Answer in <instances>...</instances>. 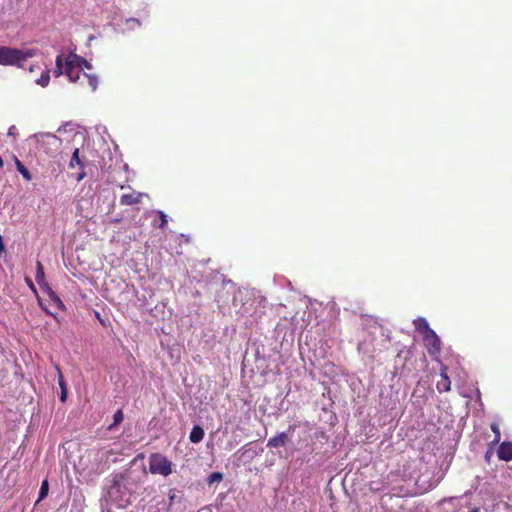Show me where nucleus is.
Segmentation results:
<instances>
[{
  "mask_svg": "<svg viewBox=\"0 0 512 512\" xmlns=\"http://www.w3.org/2000/svg\"><path fill=\"white\" fill-rule=\"evenodd\" d=\"M36 55L35 49H18L8 46H0V65H18L21 66L22 62L28 58Z\"/></svg>",
  "mask_w": 512,
  "mask_h": 512,
  "instance_id": "obj_1",
  "label": "nucleus"
},
{
  "mask_svg": "<svg viewBox=\"0 0 512 512\" xmlns=\"http://www.w3.org/2000/svg\"><path fill=\"white\" fill-rule=\"evenodd\" d=\"M55 66L54 75L59 77L65 74L71 82H77L81 75H83L80 64H78L76 60L70 59V54L65 60L63 54L58 55L56 57Z\"/></svg>",
  "mask_w": 512,
  "mask_h": 512,
  "instance_id": "obj_2",
  "label": "nucleus"
},
{
  "mask_svg": "<svg viewBox=\"0 0 512 512\" xmlns=\"http://www.w3.org/2000/svg\"><path fill=\"white\" fill-rule=\"evenodd\" d=\"M254 291L243 288L238 289L233 296L232 304L237 309V313L241 315L251 314L255 308Z\"/></svg>",
  "mask_w": 512,
  "mask_h": 512,
  "instance_id": "obj_3",
  "label": "nucleus"
},
{
  "mask_svg": "<svg viewBox=\"0 0 512 512\" xmlns=\"http://www.w3.org/2000/svg\"><path fill=\"white\" fill-rule=\"evenodd\" d=\"M149 470L152 474L166 477L172 473V463L166 456L160 453H152L149 456Z\"/></svg>",
  "mask_w": 512,
  "mask_h": 512,
  "instance_id": "obj_4",
  "label": "nucleus"
},
{
  "mask_svg": "<svg viewBox=\"0 0 512 512\" xmlns=\"http://www.w3.org/2000/svg\"><path fill=\"white\" fill-rule=\"evenodd\" d=\"M424 345L427 349V352L430 356H437L441 351V340L433 330L424 336H422Z\"/></svg>",
  "mask_w": 512,
  "mask_h": 512,
  "instance_id": "obj_5",
  "label": "nucleus"
},
{
  "mask_svg": "<svg viewBox=\"0 0 512 512\" xmlns=\"http://www.w3.org/2000/svg\"><path fill=\"white\" fill-rule=\"evenodd\" d=\"M75 167H79L81 169V172L76 176V180L80 182L83 180L86 176V173L84 172V164L82 160L80 159V150L79 148H75L72 157L69 162V168L73 169Z\"/></svg>",
  "mask_w": 512,
  "mask_h": 512,
  "instance_id": "obj_6",
  "label": "nucleus"
},
{
  "mask_svg": "<svg viewBox=\"0 0 512 512\" xmlns=\"http://www.w3.org/2000/svg\"><path fill=\"white\" fill-rule=\"evenodd\" d=\"M145 194L133 191L131 193H126L121 195L120 204L123 206H131L135 204H139L142 201V198Z\"/></svg>",
  "mask_w": 512,
  "mask_h": 512,
  "instance_id": "obj_7",
  "label": "nucleus"
},
{
  "mask_svg": "<svg viewBox=\"0 0 512 512\" xmlns=\"http://www.w3.org/2000/svg\"><path fill=\"white\" fill-rule=\"evenodd\" d=\"M439 393L448 392L451 390V381L447 374V367L443 366L440 370V380L436 384Z\"/></svg>",
  "mask_w": 512,
  "mask_h": 512,
  "instance_id": "obj_8",
  "label": "nucleus"
},
{
  "mask_svg": "<svg viewBox=\"0 0 512 512\" xmlns=\"http://www.w3.org/2000/svg\"><path fill=\"white\" fill-rule=\"evenodd\" d=\"M289 441V436L286 432H280L274 437L270 438L267 442L268 448H279L286 445Z\"/></svg>",
  "mask_w": 512,
  "mask_h": 512,
  "instance_id": "obj_9",
  "label": "nucleus"
},
{
  "mask_svg": "<svg viewBox=\"0 0 512 512\" xmlns=\"http://www.w3.org/2000/svg\"><path fill=\"white\" fill-rule=\"evenodd\" d=\"M497 455L499 459L504 461L512 460V443L511 442H503L500 444Z\"/></svg>",
  "mask_w": 512,
  "mask_h": 512,
  "instance_id": "obj_10",
  "label": "nucleus"
},
{
  "mask_svg": "<svg viewBox=\"0 0 512 512\" xmlns=\"http://www.w3.org/2000/svg\"><path fill=\"white\" fill-rule=\"evenodd\" d=\"M414 326L416 331H418L422 336L433 331L425 318H418L414 320Z\"/></svg>",
  "mask_w": 512,
  "mask_h": 512,
  "instance_id": "obj_11",
  "label": "nucleus"
},
{
  "mask_svg": "<svg viewBox=\"0 0 512 512\" xmlns=\"http://www.w3.org/2000/svg\"><path fill=\"white\" fill-rule=\"evenodd\" d=\"M204 437V430L199 426L195 425L189 435V440L192 443H199Z\"/></svg>",
  "mask_w": 512,
  "mask_h": 512,
  "instance_id": "obj_12",
  "label": "nucleus"
},
{
  "mask_svg": "<svg viewBox=\"0 0 512 512\" xmlns=\"http://www.w3.org/2000/svg\"><path fill=\"white\" fill-rule=\"evenodd\" d=\"M35 280L40 286H46L45 283V273H44V267L40 261H37L36 263V274H35Z\"/></svg>",
  "mask_w": 512,
  "mask_h": 512,
  "instance_id": "obj_13",
  "label": "nucleus"
},
{
  "mask_svg": "<svg viewBox=\"0 0 512 512\" xmlns=\"http://www.w3.org/2000/svg\"><path fill=\"white\" fill-rule=\"evenodd\" d=\"M14 159H15L17 171L23 176L24 179H26L27 181H30L32 179V175L29 172V170L24 166V164L17 157H14Z\"/></svg>",
  "mask_w": 512,
  "mask_h": 512,
  "instance_id": "obj_14",
  "label": "nucleus"
},
{
  "mask_svg": "<svg viewBox=\"0 0 512 512\" xmlns=\"http://www.w3.org/2000/svg\"><path fill=\"white\" fill-rule=\"evenodd\" d=\"M157 215L159 217V221L154 220L153 226L164 230L168 224L167 215L163 211H157Z\"/></svg>",
  "mask_w": 512,
  "mask_h": 512,
  "instance_id": "obj_15",
  "label": "nucleus"
},
{
  "mask_svg": "<svg viewBox=\"0 0 512 512\" xmlns=\"http://www.w3.org/2000/svg\"><path fill=\"white\" fill-rule=\"evenodd\" d=\"M48 492H49V482L47 479H44L41 483V487L39 490V496H38V499H37L35 505H37L39 502H41L43 499H45L48 495Z\"/></svg>",
  "mask_w": 512,
  "mask_h": 512,
  "instance_id": "obj_16",
  "label": "nucleus"
},
{
  "mask_svg": "<svg viewBox=\"0 0 512 512\" xmlns=\"http://www.w3.org/2000/svg\"><path fill=\"white\" fill-rule=\"evenodd\" d=\"M58 372H59V386L61 388L60 400L62 402H65L67 399L68 390H67V386H66V383L64 381V378H63V375H62L60 369H58Z\"/></svg>",
  "mask_w": 512,
  "mask_h": 512,
  "instance_id": "obj_17",
  "label": "nucleus"
},
{
  "mask_svg": "<svg viewBox=\"0 0 512 512\" xmlns=\"http://www.w3.org/2000/svg\"><path fill=\"white\" fill-rule=\"evenodd\" d=\"M70 59L76 60L78 64H80L81 69L86 68L88 70L92 69V65L85 58L78 56L75 53H70Z\"/></svg>",
  "mask_w": 512,
  "mask_h": 512,
  "instance_id": "obj_18",
  "label": "nucleus"
},
{
  "mask_svg": "<svg viewBox=\"0 0 512 512\" xmlns=\"http://www.w3.org/2000/svg\"><path fill=\"white\" fill-rule=\"evenodd\" d=\"M124 419V414L121 409L117 410L113 416V423L109 425L108 430H112L114 427L119 425Z\"/></svg>",
  "mask_w": 512,
  "mask_h": 512,
  "instance_id": "obj_19",
  "label": "nucleus"
},
{
  "mask_svg": "<svg viewBox=\"0 0 512 512\" xmlns=\"http://www.w3.org/2000/svg\"><path fill=\"white\" fill-rule=\"evenodd\" d=\"M84 78L87 79L88 85L92 91H95L98 86V78L94 75H89L87 73H83Z\"/></svg>",
  "mask_w": 512,
  "mask_h": 512,
  "instance_id": "obj_20",
  "label": "nucleus"
},
{
  "mask_svg": "<svg viewBox=\"0 0 512 512\" xmlns=\"http://www.w3.org/2000/svg\"><path fill=\"white\" fill-rule=\"evenodd\" d=\"M49 81H50V75H49V70H45L40 78L37 79V84H39L40 86L42 87H46L48 84H49Z\"/></svg>",
  "mask_w": 512,
  "mask_h": 512,
  "instance_id": "obj_21",
  "label": "nucleus"
},
{
  "mask_svg": "<svg viewBox=\"0 0 512 512\" xmlns=\"http://www.w3.org/2000/svg\"><path fill=\"white\" fill-rule=\"evenodd\" d=\"M141 26V22L136 18H129L126 20V27L128 30H134Z\"/></svg>",
  "mask_w": 512,
  "mask_h": 512,
  "instance_id": "obj_22",
  "label": "nucleus"
},
{
  "mask_svg": "<svg viewBox=\"0 0 512 512\" xmlns=\"http://www.w3.org/2000/svg\"><path fill=\"white\" fill-rule=\"evenodd\" d=\"M490 428H491V430L493 431V433L495 434V437H494L493 442H494V443H498V442L500 441V437H501V435H500V429H499L498 424H497V423H492V424L490 425Z\"/></svg>",
  "mask_w": 512,
  "mask_h": 512,
  "instance_id": "obj_23",
  "label": "nucleus"
},
{
  "mask_svg": "<svg viewBox=\"0 0 512 512\" xmlns=\"http://www.w3.org/2000/svg\"><path fill=\"white\" fill-rule=\"evenodd\" d=\"M223 479V475L221 472H213L209 477H208V483L209 484H212L214 482H220L221 480Z\"/></svg>",
  "mask_w": 512,
  "mask_h": 512,
  "instance_id": "obj_24",
  "label": "nucleus"
},
{
  "mask_svg": "<svg viewBox=\"0 0 512 512\" xmlns=\"http://www.w3.org/2000/svg\"><path fill=\"white\" fill-rule=\"evenodd\" d=\"M25 281H26L27 285H28V286H29L33 291H35V286H34L33 281H32L29 277H26V278H25Z\"/></svg>",
  "mask_w": 512,
  "mask_h": 512,
  "instance_id": "obj_25",
  "label": "nucleus"
},
{
  "mask_svg": "<svg viewBox=\"0 0 512 512\" xmlns=\"http://www.w3.org/2000/svg\"><path fill=\"white\" fill-rule=\"evenodd\" d=\"M175 498H176V494H175L174 490H170L169 499H170L171 504L174 502Z\"/></svg>",
  "mask_w": 512,
  "mask_h": 512,
  "instance_id": "obj_26",
  "label": "nucleus"
},
{
  "mask_svg": "<svg viewBox=\"0 0 512 512\" xmlns=\"http://www.w3.org/2000/svg\"><path fill=\"white\" fill-rule=\"evenodd\" d=\"M5 250L4 242L2 236L0 235V253Z\"/></svg>",
  "mask_w": 512,
  "mask_h": 512,
  "instance_id": "obj_27",
  "label": "nucleus"
},
{
  "mask_svg": "<svg viewBox=\"0 0 512 512\" xmlns=\"http://www.w3.org/2000/svg\"><path fill=\"white\" fill-rule=\"evenodd\" d=\"M469 512H479V508L478 507H474Z\"/></svg>",
  "mask_w": 512,
  "mask_h": 512,
  "instance_id": "obj_28",
  "label": "nucleus"
},
{
  "mask_svg": "<svg viewBox=\"0 0 512 512\" xmlns=\"http://www.w3.org/2000/svg\"><path fill=\"white\" fill-rule=\"evenodd\" d=\"M4 166V162L2 160V158L0 157V168H2Z\"/></svg>",
  "mask_w": 512,
  "mask_h": 512,
  "instance_id": "obj_29",
  "label": "nucleus"
},
{
  "mask_svg": "<svg viewBox=\"0 0 512 512\" xmlns=\"http://www.w3.org/2000/svg\"><path fill=\"white\" fill-rule=\"evenodd\" d=\"M49 295H50V296H54V292H53V291H50Z\"/></svg>",
  "mask_w": 512,
  "mask_h": 512,
  "instance_id": "obj_30",
  "label": "nucleus"
},
{
  "mask_svg": "<svg viewBox=\"0 0 512 512\" xmlns=\"http://www.w3.org/2000/svg\"><path fill=\"white\" fill-rule=\"evenodd\" d=\"M52 139L57 140L56 136H50Z\"/></svg>",
  "mask_w": 512,
  "mask_h": 512,
  "instance_id": "obj_31",
  "label": "nucleus"
},
{
  "mask_svg": "<svg viewBox=\"0 0 512 512\" xmlns=\"http://www.w3.org/2000/svg\"><path fill=\"white\" fill-rule=\"evenodd\" d=\"M455 512H459V510L455 511Z\"/></svg>",
  "mask_w": 512,
  "mask_h": 512,
  "instance_id": "obj_32",
  "label": "nucleus"
}]
</instances>
